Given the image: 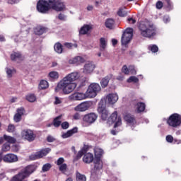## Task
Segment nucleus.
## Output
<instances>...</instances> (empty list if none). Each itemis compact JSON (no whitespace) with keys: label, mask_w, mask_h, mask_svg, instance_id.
<instances>
[{"label":"nucleus","mask_w":181,"mask_h":181,"mask_svg":"<svg viewBox=\"0 0 181 181\" xmlns=\"http://www.w3.org/2000/svg\"><path fill=\"white\" fill-rule=\"evenodd\" d=\"M77 87V84L71 83L67 81V79L63 78L55 87V93H63V94L67 95L70 93H73L74 89Z\"/></svg>","instance_id":"f257e3e1"},{"label":"nucleus","mask_w":181,"mask_h":181,"mask_svg":"<svg viewBox=\"0 0 181 181\" xmlns=\"http://www.w3.org/2000/svg\"><path fill=\"white\" fill-rule=\"evenodd\" d=\"M140 33L143 37H153L156 35V28L148 22H141L139 26Z\"/></svg>","instance_id":"f03ea898"},{"label":"nucleus","mask_w":181,"mask_h":181,"mask_svg":"<svg viewBox=\"0 0 181 181\" xmlns=\"http://www.w3.org/2000/svg\"><path fill=\"white\" fill-rule=\"evenodd\" d=\"M35 172V165H29L23 168L17 175L13 176L10 181H23L28 179Z\"/></svg>","instance_id":"7ed1b4c3"},{"label":"nucleus","mask_w":181,"mask_h":181,"mask_svg":"<svg viewBox=\"0 0 181 181\" xmlns=\"http://www.w3.org/2000/svg\"><path fill=\"white\" fill-rule=\"evenodd\" d=\"M54 9L57 12H62L66 10V4L62 1L46 0V11Z\"/></svg>","instance_id":"20e7f679"},{"label":"nucleus","mask_w":181,"mask_h":181,"mask_svg":"<svg viewBox=\"0 0 181 181\" xmlns=\"http://www.w3.org/2000/svg\"><path fill=\"white\" fill-rule=\"evenodd\" d=\"M134 36V29L132 28H127L123 33L121 37L122 46L127 47L128 43L132 40Z\"/></svg>","instance_id":"39448f33"},{"label":"nucleus","mask_w":181,"mask_h":181,"mask_svg":"<svg viewBox=\"0 0 181 181\" xmlns=\"http://www.w3.org/2000/svg\"><path fill=\"white\" fill-rule=\"evenodd\" d=\"M101 91V86L97 83H90L86 90V95L88 98H94L97 94Z\"/></svg>","instance_id":"423d86ee"},{"label":"nucleus","mask_w":181,"mask_h":181,"mask_svg":"<svg viewBox=\"0 0 181 181\" xmlns=\"http://www.w3.org/2000/svg\"><path fill=\"white\" fill-rule=\"evenodd\" d=\"M167 124L173 128H177L181 124V115L177 113L171 115L167 120Z\"/></svg>","instance_id":"0eeeda50"},{"label":"nucleus","mask_w":181,"mask_h":181,"mask_svg":"<svg viewBox=\"0 0 181 181\" xmlns=\"http://www.w3.org/2000/svg\"><path fill=\"white\" fill-rule=\"evenodd\" d=\"M98 112L101 117L103 121H107L110 117V112L107 110L104 102H100L98 107Z\"/></svg>","instance_id":"6e6552de"},{"label":"nucleus","mask_w":181,"mask_h":181,"mask_svg":"<svg viewBox=\"0 0 181 181\" xmlns=\"http://www.w3.org/2000/svg\"><path fill=\"white\" fill-rule=\"evenodd\" d=\"M94 169L91 170V177L95 179V176L100 173V170L103 169V160L101 158H95L93 160Z\"/></svg>","instance_id":"1a4fd4ad"},{"label":"nucleus","mask_w":181,"mask_h":181,"mask_svg":"<svg viewBox=\"0 0 181 181\" xmlns=\"http://www.w3.org/2000/svg\"><path fill=\"white\" fill-rule=\"evenodd\" d=\"M21 138L25 139V141H28V142H33V140L36 138V135L30 129H24L21 132Z\"/></svg>","instance_id":"9d476101"},{"label":"nucleus","mask_w":181,"mask_h":181,"mask_svg":"<svg viewBox=\"0 0 181 181\" xmlns=\"http://www.w3.org/2000/svg\"><path fill=\"white\" fill-rule=\"evenodd\" d=\"M3 160L5 163H15V162H18V156L13 153H8L3 156Z\"/></svg>","instance_id":"9b49d317"},{"label":"nucleus","mask_w":181,"mask_h":181,"mask_svg":"<svg viewBox=\"0 0 181 181\" xmlns=\"http://www.w3.org/2000/svg\"><path fill=\"white\" fill-rule=\"evenodd\" d=\"M94 69H95V65L92 62H87L83 68V73L84 74H91L94 71Z\"/></svg>","instance_id":"f8f14e48"},{"label":"nucleus","mask_w":181,"mask_h":181,"mask_svg":"<svg viewBox=\"0 0 181 181\" xmlns=\"http://www.w3.org/2000/svg\"><path fill=\"white\" fill-rule=\"evenodd\" d=\"M97 118H98V115L95 113H89L86 115L83 119L84 122H87V124H94L95 121H97Z\"/></svg>","instance_id":"ddd939ff"},{"label":"nucleus","mask_w":181,"mask_h":181,"mask_svg":"<svg viewBox=\"0 0 181 181\" xmlns=\"http://www.w3.org/2000/svg\"><path fill=\"white\" fill-rule=\"evenodd\" d=\"M110 119L112 122H115L114 128H117V127H119L122 124V121L121 119V117H118V113L117 111H115L111 115H110Z\"/></svg>","instance_id":"4468645a"},{"label":"nucleus","mask_w":181,"mask_h":181,"mask_svg":"<svg viewBox=\"0 0 181 181\" xmlns=\"http://www.w3.org/2000/svg\"><path fill=\"white\" fill-rule=\"evenodd\" d=\"M10 57L12 62H16L18 63H21V62H23V60H25V57H23V55H22L19 52H13Z\"/></svg>","instance_id":"2eb2a0df"},{"label":"nucleus","mask_w":181,"mask_h":181,"mask_svg":"<svg viewBox=\"0 0 181 181\" xmlns=\"http://www.w3.org/2000/svg\"><path fill=\"white\" fill-rule=\"evenodd\" d=\"M64 78L66 79L69 83H73V81H76L80 78V73L77 71L72 72L64 77Z\"/></svg>","instance_id":"dca6fc26"},{"label":"nucleus","mask_w":181,"mask_h":181,"mask_svg":"<svg viewBox=\"0 0 181 181\" xmlns=\"http://www.w3.org/2000/svg\"><path fill=\"white\" fill-rule=\"evenodd\" d=\"M71 100H74L75 101H81V100H86V98H88V96H87V93H74L70 96Z\"/></svg>","instance_id":"f3484780"},{"label":"nucleus","mask_w":181,"mask_h":181,"mask_svg":"<svg viewBox=\"0 0 181 181\" xmlns=\"http://www.w3.org/2000/svg\"><path fill=\"white\" fill-rule=\"evenodd\" d=\"M37 11L40 13H46V0H39L37 1Z\"/></svg>","instance_id":"a211bd4d"},{"label":"nucleus","mask_w":181,"mask_h":181,"mask_svg":"<svg viewBox=\"0 0 181 181\" xmlns=\"http://www.w3.org/2000/svg\"><path fill=\"white\" fill-rule=\"evenodd\" d=\"M46 156V150H41L40 151L36 152L34 154H31L30 156V160H36V159H40V158H43V156Z\"/></svg>","instance_id":"6ab92c4d"},{"label":"nucleus","mask_w":181,"mask_h":181,"mask_svg":"<svg viewBox=\"0 0 181 181\" xmlns=\"http://www.w3.org/2000/svg\"><path fill=\"white\" fill-rule=\"evenodd\" d=\"M106 100L108 104L112 105L118 101V95L117 93H110L107 95Z\"/></svg>","instance_id":"aec40b11"},{"label":"nucleus","mask_w":181,"mask_h":181,"mask_svg":"<svg viewBox=\"0 0 181 181\" xmlns=\"http://www.w3.org/2000/svg\"><path fill=\"white\" fill-rule=\"evenodd\" d=\"M94 161V155L91 153H86L83 155V162L84 163L90 164Z\"/></svg>","instance_id":"412c9836"},{"label":"nucleus","mask_w":181,"mask_h":181,"mask_svg":"<svg viewBox=\"0 0 181 181\" xmlns=\"http://www.w3.org/2000/svg\"><path fill=\"white\" fill-rule=\"evenodd\" d=\"M90 108V105H88V103H82L79 105H78L75 110L76 111H79L80 112H83L84 111H87Z\"/></svg>","instance_id":"4be33fe9"},{"label":"nucleus","mask_w":181,"mask_h":181,"mask_svg":"<svg viewBox=\"0 0 181 181\" xmlns=\"http://www.w3.org/2000/svg\"><path fill=\"white\" fill-rule=\"evenodd\" d=\"M78 129L77 127H74L72 129L67 131L66 133H63L62 137L64 139L66 138H70V136H73L74 134H77Z\"/></svg>","instance_id":"5701e85b"},{"label":"nucleus","mask_w":181,"mask_h":181,"mask_svg":"<svg viewBox=\"0 0 181 181\" xmlns=\"http://www.w3.org/2000/svg\"><path fill=\"white\" fill-rule=\"evenodd\" d=\"M84 62H86V60L83 57L78 56L69 59V64H81V63H84Z\"/></svg>","instance_id":"b1692460"},{"label":"nucleus","mask_w":181,"mask_h":181,"mask_svg":"<svg viewBox=\"0 0 181 181\" xmlns=\"http://www.w3.org/2000/svg\"><path fill=\"white\" fill-rule=\"evenodd\" d=\"M33 30L35 35H37V36H41V35H43L45 32H46V28L39 25L35 27Z\"/></svg>","instance_id":"393cba45"},{"label":"nucleus","mask_w":181,"mask_h":181,"mask_svg":"<svg viewBox=\"0 0 181 181\" xmlns=\"http://www.w3.org/2000/svg\"><path fill=\"white\" fill-rule=\"evenodd\" d=\"M112 78V75L110 74L106 76L105 78H103L100 81V86L103 88H105L108 83H110V80Z\"/></svg>","instance_id":"a878e982"},{"label":"nucleus","mask_w":181,"mask_h":181,"mask_svg":"<svg viewBox=\"0 0 181 181\" xmlns=\"http://www.w3.org/2000/svg\"><path fill=\"white\" fill-rule=\"evenodd\" d=\"M124 119L127 124H135V117L131 114H126L124 116Z\"/></svg>","instance_id":"bb28decb"},{"label":"nucleus","mask_w":181,"mask_h":181,"mask_svg":"<svg viewBox=\"0 0 181 181\" xmlns=\"http://www.w3.org/2000/svg\"><path fill=\"white\" fill-rule=\"evenodd\" d=\"M94 152H95V158L98 159H101V156L104 155V150L98 147H95L94 148Z\"/></svg>","instance_id":"cd10ccee"},{"label":"nucleus","mask_w":181,"mask_h":181,"mask_svg":"<svg viewBox=\"0 0 181 181\" xmlns=\"http://www.w3.org/2000/svg\"><path fill=\"white\" fill-rule=\"evenodd\" d=\"M91 29V26L89 25H84L79 30V35H87Z\"/></svg>","instance_id":"c85d7f7f"},{"label":"nucleus","mask_w":181,"mask_h":181,"mask_svg":"<svg viewBox=\"0 0 181 181\" xmlns=\"http://www.w3.org/2000/svg\"><path fill=\"white\" fill-rule=\"evenodd\" d=\"M54 49L58 54H62V53H63V45L60 42H57L54 45Z\"/></svg>","instance_id":"c756f323"},{"label":"nucleus","mask_w":181,"mask_h":181,"mask_svg":"<svg viewBox=\"0 0 181 181\" xmlns=\"http://www.w3.org/2000/svg\"><path fill=\"white\" fill-rule=\"evenodd\" d=\"M107 47V40L104 37L100 39V51L104 52Z\"/></svg>","instance_id":"7c9ffc66"},{"label":"nucleus","mask_w":181,"mask_h":181,"mask_svg":"<svg viewBox=\"0 0 181 181\" xmlns=\"http://www.w3.org/2000/svg\"><path fill=\"white\" fill-rule=\"evenodd\" d=\"M48 77L49 80L54 81V80H57V78H59V72L54 71H51L49 73Z\"/></svg>","instance_id":"2f4dec72"},{"label":"nucleus","mask_w":181,"mask_h":181,"mask_svg":"<svg viewBox=\"0 0 181 181\" xmlns=\"http://www.w3.org/2000/svg\"><path fill=\"white\" fill-rule=\"evenodd\" d=\"M115 23V21H114V19L112 18H108L106 21H105V26L106 28H107L108 29H114V25Z\"/></svg>","instance_id":"473e14b6"},{"label":"nucleus","mask_w":181,"mask_h":181,"mask_svg":"<svg viewBox=\"0 0 181 181\" xmlns=\"http://www.w3.org/2000/svg\"><path fill=\"white\" fill-rule=\"evenodd\" d=\"M146 105L145 103L140 102L136 105V111L137 112H144L145 111Z\"/></svg>","instance_id":"72a5a7b5"},{"label":"nucleus","mask_w":181,"mask_h":181,"mask_svg":"<svg viewBox=\"0 0 181 181\" xmlns=\"http://www.w3.org/2000/svg\"><path fill=\"white\" fill-rule=\"evenodd\" d=\"M60 119H62V115H59L54 119L53 125L55 127V128H59V126L62 125V121H60Z\"/></svg>","instance_id":"f704fd0d"},{"label":"nucleus","mask_w":181,"mask_h":181,"mask_svg":"<svg viewBox=\"0 0 181 181\" xmlns=\"http://www.w3.org/2000/svg\"><path fill=\"white\" fill-rule=\"evenodd\" d=\"M25 98L26 100L29 101L30 103H35L36 101V95H35L33 93L27 95Z\"/></svg>","instance_id":"c9c22d12"},{"label":"nucleus","mask_w":181,"mask_h":181,"mask_svg":"<svg viewBox=\"0 0 181 181\" xmlns=\"http://www.w3.org/2000/svg\"><path fill=\"white\" fill-rule=\"evenodd\" d=\"M4 141H7L9 144H15L16 142V139L7 136L6 134L4 135Z\"/></svg>","instance_id":"e433bc0d"},{"label":"nucleus","mask_w":181,"mask_h":181,"mask_svg":"<svg viewBox=\"0 0 181 181\" xmlns=\"http://www.w3.org/2000/svg\"><path fill=\"white\" fill-rule=\"evenodd\" d=\"M6 69L7 77L8 78H11L13 74H16V69H11L9 68H6Z\"/></svg>","instance_id":"4c0bfd02"},{"label":"nucleus","mask_w":181,"mask_h":181,"mask_svg":"<svg viewBox=\"0 0 181 181\" xmlns=\"http://www.w3.org/2000/svg\"><path fill=\"white\" fill-rule=\"evenodd\" d=\"M117 15H118V16L124 18V17L127 16V15H128V12L127 11H125V8H120L117 11Z\"/></svg>","instance_id":"58836bf2"},{"label":"nucleus","mask_w":181,"mask_h":181,"mask_svg":"<svg viewBox=\"0 0 181 181\" xmlns=\"http://www.w3.org/2000/svg\"><path fill=\"white\" fill-rule=\"evenodd\" d=\"M86 153H83L82 150H80L76 156L74 158V162H77V160L81 159V157L83 156V155H85Z\"/></svg>","instance_id":"ea45409f"},{"label":"nucleus","mask_w":181,"mask_h":181,"mask_svg":"<svg viewBox=\"0 0 181 181\" xmlns=\"http://www.w3.org/2000/svg\"><path fill=\"white\" fill-rule=\"evenodd\" d=\"M76 180L77 181H86L87 178L86 177V175H81L80 173H77Z\"/></svg>","instance_id":"a19ab883"},{"label":"nucleus","mask_w":181,"mask_h":181,"mask_svg":"<svg viewBox=\"0 0 181 181\" xmlns=\"http://www.w3.org/2000/svg\"><path fill=\"white\" fill-rule=\"evenodd\" d=\"M59 170L62 172V173H65L67 172V164L64 163L61 165H59Z\"/></svg>","instance_id":"79ce46f5"},{"label":"nucleus","mask_w":181,"mask_h":181,"mask_svg":"<svg viewBox=\"0 0 181 181\" xmlns=\"http://www.w3.org/2000/svg\"><path fill=\"white\" fill-rule=\"evenodd\" d=\"M64 46L66 49H73V47L76 49V47H78L76 43L73 44L71 42H65Z\"/></svg>","instance_id":"37998d69"},{"label":"nucleus","mask_w":181,"mask_h":181,"mask_svg":"<svg viewBox=\"0 0 181 181\" xmlns=\"http://www.w3.org/2000/svg\"><path fill=\"white\" fill-rule=\"evenodd\" d=\"M38 88L40 90H46V80H41L39 85Z\"/></svg>","instance_id":"c03bdc74"},{"label":"nucleus","mask_w":181,"mask_h":181,"mask_svg":"<svg viewBox=\"0 0 181 181\" xmlns=\"http://www.w3.org/2000/svg\"><path fill=\"white\" fill-rule=\"evenodd\" d=\"M148 50H151L153 53H156L159 50V48L156 46V45H149Z\"/></svg>","instance_id":"a18cd8bd"},{"label":"nucleus","mask_w":181,"mask_h":181,"mask_svg":"<svg viewBox=\"0 0 181 181\" xmlns=\"http://www.w3.org/2000/svg\"><path fill=\"white\" fill-rule=\"evenodd\" d=\"M139 81V79L136 76H130L127 79V83H138Z\"/></svg>","instance_id":"49530a36"},{"label":"nucleus","mask_w":181,"mask_h":181,"mask_svg":"<svg viewBox=\"0 0 181 181\" xmlns=\"http://www.w3.org/2000/svg\"><path fill=\"white\" fill-rule=\"evenodd\" d=\"M56 165H57V166H60L61 165H64V158L60 157L56 162H55Z\"/></svg>","instance_id":"de8ad7c7"},{"label":"nucleus","mask_w":181,"mask_h":181,"mask_svg":"<svg viewBox=\"0 0 181 181\" xmlns=\"http://www.w3.org/2000/svg\"><path fill=\"white\" fill-rule=\"evenodd\" d=\"M11 146H9L8 144H4L2 146V151L3 152H8V151H10Z\"/></svg>","instance_id":"09e8293b"},{"label":"nucleus","mask_w":181,"mask_h":181,"mask_svg":"<svg viewBox=\"0 0 181 181\" xmlns=\"http://www.w3.org/2000/svg\"><path fill=\"white\" fill-rule=\"evenodd\" d=\"M13 119H14L15 122H20V121H21V119H22V116L18 113H16Z\"/></svg>","instance_id":"8fccbe9b"},{"label":"nucleus","mask_w":181,"mask_h":181,"mask_svg":"<svg viewBox=\"0 0 181 181\" xmlns=\"http://www.w3.org/2000/svg\"><path fill=\"white\" fill-rule=\"evenodd\" d=\"M129 71L131 74H136V70H135V66L134 65H130L129 66Z\"/></svg>","instance_id":"3c124183"},{"label":"nucleus","mask_w":181,"mask_h":181,"mask_svg":"<svg viewBox=\"0 0 181 181\" xmlns=\"http://www.w3.org/2000/svg\"><path fill=\"white\" fill-rule=\"evenodd\" d=\"M7 132H10V133L15 132V125L8 124V128H7Z\"/></svg>","instance_id":"603ef678"},{"label":"nucleus","mask_w":181,"mask_h":181,"mask_svg":"<svg viewBox=\"0 0 181 181\" xmlns=\"http://www.w3.org/2000/svg\"><path fill=\"white\" fill-rule=\"evenodd\" d=\"M17 114H18L19 115H21V117L23 115V114H25V108L23 107H18L16 110Z\"/></svg>","instance_id":"864d4df0"},{"label":"nucleus","mask_w":181,"mask_h":181,"mask_svg":"<svg viewBox=\"0 0 181 181\" xmlns=\"http://www.w3.org/2000/svg\"><path fill=\"white\" fill-rule=\"evenodd\" d=\"M61 127H62V129H69V127H70V124H69L68 122H64L61 124Z\"/></svg>","instance_id":"5fc2aeb1"},{"label":"nucleus","mask_w":181,"mask_h":181,"mask_svg":"<svg viewBox=\"0 0 181 181\" xmlns=\"http://www.w3.org/2000/svg\"><path fill=\"white\" fill-rule=\"evenodd\" d=\"M122 71L124 74H129V68H128V66H127V65H124V66H123V67L122 69Z\"/></svg>","instance_id":"6e6d98bb"},{"label":"nucleus","mask_w":181,"mask_h":181,"mask_svg":"<svg viewBox=\"0 0 181 181\" xmlns=\"http://www.w3.org/2000/svg\"><path fill=\"white\" fill-rule=\"evenodd\" d=\"M47 142H54V141H56V138H54V136H52V135H48L47 137Z\"/></svg>","instance_id":"4d7b16f0"},{"label":"nucleus","mask_w":181,"mask_h":181,"mask_svg":"<svg viewBox=\"0 0 181 181\" xmlns=\"http://www.w3.org/2000/svg\"><path fill=\"white\" fill-rule=\"evenodd\" d=\"M167 142L172 144L173 142V136L172 135H168L165 137Z\"/></svg>","instance_id":"13d9d810"},{"label":"nucleus","mask_w":181,"mask_h":181,"mask_svg":"<svg viewBox=\"0 0 181 181\" xmlns=\"http://www.w3.org/2000/svg\"><path fill=\"white\" fill-rule=\"evenodd\" d=\"M156 6L157 9H162L163 8V3L159 1L156 3Z\"/></svg>","instance_id":"bf43d9fd"},{"label":"nucleus","mask_w":181,"mask_h":181,"mask_svg":"<svg viewBox=\"0 0 181 181\" xmlns=\"http://www.w3.org/2000/svg\"><path fill=\"white\" fill-rule=\"evenodd\" d=\"M127 21L129 22V23H130L131 25H135V23H136V20L132 18H129L127 19Z\"/></svg>","instance_id":"052dcab7"},{"label":"nucleus","mask_w":181,"mask_h":181,"mask_svg":"<svg viewBox=\"0 0 181 181\" xmlns=\"http://www.w3.org/2000/svg\"><path fill=\"white\" fill-rule=\"evenodd\" d=\"M73 118H74V119H76V120L81 119V116L80 115V113L76 112V113H75L74 115Z\"/></svg>","instance_id":"680f3d73"},{"label":"nucleus","mask_w":181,"mask_h":181,"mask_svg":"<svg viewBox=\"0 0 181 181\" xmlns=\"http://www.w3.org/2000/svg\"><path fill=\"white\" fill-rule=\"evenodd\" d=\"M58 19H59V21H66V16H64L63 13H59L58 16Z\"/></svg>","instance_id":"e2e57ef3"},{"label":"nucleus","mask_w":181,"mask_h":181,"mask_svg":"<svg viewBox=\"0 0 181 181\" xmlns=\"http://www.w3.org/2000/svg\"><path fill=\"white\" fill-rule=\"evenodd\" d=\"M163 22L164 23H168V22H170V18L168 16H165L163 17Z\"/></svg>","instance_id":"0e129e2a"},{"label":"nucleus","mask_w":181,"mask_h":181,"mask_svg":"<svg viewBox=\"0 0 181 181\" xmlns=\"http://www.w3.org/2000/svg\"><path fill=\"white\" fill-rule=\"evenodd\" d=\"M54 104H56V105L62 104V100H60V98H59V97H55Z\"/></svg>","instance_id":"69168bd1"},{"label":"nucleus","mask_w":181,"mask_h":181,"mask_svg":"<svg viewBox=\"0 0 181 181\" xmlns=\"http://www.w3.org/2000/svg\"><path fill=\"white\" fill-rule=\"evenodd\" d=\"M81 151H82L83 153H86V152L88 151V146H84Z\"/></svg>","instance_id":"338daca9"},{"label":"nucleus","mask_w":181,"mask_h":181,"mask_svg":"<svg viewBox=\"0 0 181 181\" xmlns=\"http://www.w3.org/2000/svg\"><path fill=\"white\" fill-rule=\"evenodd\" d=\"M8 4H9L10 5L18 4V0H8Z\"/></svg>","instance_id":"774afa93"}]
</instances>
